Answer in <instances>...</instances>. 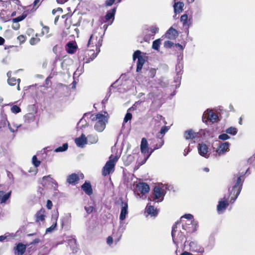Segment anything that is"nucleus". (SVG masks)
Wrapping results in <instances>:
<instances>
[{
	"mask_svg": "<svg viewBox=\"0 0 255 255\" xmlns=\"http://www.w3.org/2000/svg\"><path fill=\"white\" fill-rule=\"evenodd\" d=\"M104 34L101 35L100 32L95 31L91 35L87 45L88 47L91 46L94 48L95 47L96 53L95 52L94 49L87 50L85 52V57L88 55L89 57L86 59V63H89L93 61L100 52V47L102 45Z\"/></svg>",
	"mask_w": 255,
	"mask_h": 255,
	"instance_id": "f257e3e1",
	"label": "nucleus"
},
{
	"mask_svg": "<svg viewBox=\"0 0 255 255\" xmlns=\"http://www.w3.org/2000/svg\"><path fill=\"white\" fill-rule=\"evenodd\" d=\"M244 181V178L243 175H240L239 174L234 175L230 183V187L229 188L230 196H231V203H234L239 195L242 188Z\"/></svg>",
	"mask_w": 255,
	"mask_h": 255,
	"instance_id": "f03ea898",
	"label": "nucleus"
},
{
	"mask_svg": "<svg viewBox=\"0 0 255 255\" xmlns=\"http://www.w3.org/2000/svg\"><path fill=\"white\" fill-rule=\"evenodd\" d=\"M180 222H176L173 226L171 232L173 242L176 245L177 247H178V244L182 243L184 239L185 238L184 232H182L180 229Z\"/></svg>",
	"mask_w": 255,
	"mask_h": 255,
	"instance_id": "7ed1b4c3",
	"label": "nucleus"
},
{
	"mask_svg": "<svg viewBox=\"0 0 255 255\" xmlns=\"http://www.w3.org/2000/svg\"><path fill=\"white\" fill-rule=\"evenodd\" d=\"M118 160V157L116 156L112 157L111 156L109 158V160L106 162L104 166L102 169V175L104 176L112 173L115 171V166L116 162Z\"/></svg>",
	"mask_w": 255,
	"mask_h": 255,
	"instance_id": "20e7f679",
	"label": "nucleus"
},
{
	"mask_svg": "<svg viewBox=\"0 0 255 255\" xmlns=\"http://www.w3.org/2000/svg\"><path fill=\"white\" fill-rule=\"evenodd\" d=\"M132 57L134 61L137 59L136 71L139 72L142 69L143 64L147 60L146 53H142L140 50H137L133 53Z\"/></svg>",
	"mask_w": 255,
	"mask_h": 255,
	"instance_id": "39448f33",
	"label": "nucleus"
},
{
	"mask_svg": "<svg viewBox=\"0 0 255 255\" xmlns=\"http://www.w3.org/2000/svg\"><path fill=\"white\" fill-rule=\"evenodd\" d=\"M92 120L97 121L94 126V128L98 132H102L104 130L107 123L106 117L104 115L100 114H97L95 117L93 118Z\"/></svg>",
	"mask_w": 255,
	"mask_h": 255,
	"instance_id": "423d86ee",
	"label": "nucleus"
},
{
	"mask_svg": "<svg viewBox=\"0 0 255 255\" xmlns=\"http://www.w3.org/2000/svg\"><path fill=\"white\" fill-rule=\"evenodd\" d=\"M164 190L159 186H155L153 191V199L157 200V202H161L164 199L165 195Z\"/></svg>",
	"mask_w": 255,
	"mask_h": 255,
	"instance_id": "0eeeda50",
	"label": "nucleus"
},
{
	"mask_svg": "<svg viewBox=\"0 0 255 255\" xmlns=\"http://www.w3.org/2000/svg\"><path fill=\"white\" fill-rule=\"evenodd\" d=\"M230 143L228 142H225L219 145L216 150V154L221 156L225 154L229 151Z\"/></svg>",
	"mask_w": 255,
	"mask_h": 255,
	"instance_id": "6e6552de",
	"label": "nucleus"
},
{
	"mask_svg": "<svg viewBox=\"0 0 255 255\" xmlns=\"http://www.w3.org/2000/svg\"><path fill=\"white\" fill-rule=\"evenodd\" d=\"M198 152L200 155L206 158L210 156L208 147L205 143H199L198 146Z\"/></svg>",
	"mask_w": 255,
	"mask_h": 255,
	"instance_id": "1a4fd4ad",
	"label": "nucleus"
},
{
	"mask_svg": "<svg viewBox=\"0 0 255 255\" xmlns=\"http://www.w3.org/2000/svg\"><path fill=\"white\" fill-rule=\"evenodd\" d=\"M207 116V120H209L212 123H215L218 119V116L215 113L210 110H207L204 113L202 120L204 122V118Z\"/></svg>",
	"mask_w": 255,
	"mask_h": 255,
	"instance_id": "9d476101",
	"label": "nucleus"
},
{
	"mask_svg": "<svg viewBox=\"0 0 255 255\" xmlns=\"http://www.w3.org/2000/svg\"><path fill=\"white\" fill-rule=\"evenodd\" d=\"M189 246L190 247L189 251L191 252L199 253H203L204 252V249L198 245L196 242H190L189 243Z\"/></svg>",
	"mask_w": 255,
	"mask_h": 255,
	"instance_id": "9b49d317",
	"label": "nucleus"
},
{
	"mask_svg": "<svg viewBox=\"0 0 255 255\" xmlns=\"http://www.w3.org/2000/svg\"><path fill=\"white\" fill-rule=\"evenodd\" d=\"M68 238L69 239L67 240L68 246L70 247L73 253H77L78 248L77 247V241L75 238V236H71Z\"/></svg>",
	"mask_w": 255,
	"mask_h": 255,
	"instance_id": "f8f14e48",
	"label": "nucleus"
},
{
	"mask_svg": "<svg viewBox=\"0 0 255 255\" xmlns=\"http://www.w3.org/2000/svg\"><path fill=\"white\" fill-rule=\"evenodd\" d=\"M71 214L67 213L61 219V226L62 228H68L71 223Z\"/></svg>",
	"mask_w": 255,
	"mask_h": 255,
	"instance_id": "ddd939ff",
	"label": "nucleus"
},
{
	"mask_svg": "<svg viewBox=\"0 0 255 255\" xmlns=\"http://www.w3.org/2000/svg\"><path fill=\"white\" fill-rule=\"evenodd\" d=\"M136 189L142 195L148 193L149 191V186L145 183H140L136 185Z\"/></svg>",
	"mask_w": 255,
	"mask_h": 255,
	"instance_id": "4468645a",
	"label": "nucleus"
},
{
	"mask_svg": "<svg viewBox=\"0 0 255 255\" xmlns=\"http://www.w3.org/2000/svg\"><path fill=\"white\" fill-rule=\"evenodd\" d=\"M75 142L77 146L83 148L87 143V138L82 134L80 137L75 138Z\"/></svg>",
	"mask_w": 255,
	"mask_h": 255,
	"instance_id": "2eb2a0df",
	"label": "nucleus"
},
{
	"mask_svg": "<svg viewBox=\"0 0 255 255\" xmlns=\"http://www.w3.org/2000/svg\"><path fill=\"white\" fill-rule=\"evenodd\" d=\"M126 228V225L123 222V221H121L118 232L116 233L117 239H115L116 243H117L120 240Z\"/></svg>",
	"mask_w": 255,
	"mask_h": 255,
	"instance_id": "dca6fc26",
	"label": "nucleus"
},
{
	"mask_svg": "<svg viewBox=\"0 0 255 255\" xmlns=\"http://www.w3.org/2000/svg\"><path fill=\"white\" fill-rule=\"evenodd\" d=\"M128 205L127 203L122 202V207L120 215V220L124 221L128 214Z\"/></svg>",
	"mask_w": 255,
	"mask_h": 255,
	"instance_id": "f3484780",
	"label": "nucleus"
},
{
	"mask_svg": "<svg viewBox=\"0 0 255 255\" xmlns=\"http://www.w3.org/2000/svg\"><path fill=\"white\" fill-rule=\"evenodd\" d=\"M117 7H114L112 8L110 10L107 11L106 15H105V22H107L109 21L110 19H112V21L110 22V24H111L113 23V21L115 18V15L116 12Z\"/></svg>",
	"mask_w": 255,
	"mask_h": 255,
	"instance_id": "a211bd4d",
	"label": "nucleus"
},
{
	"mask_svg": "<svg viewBox=\"0 0 255 255\" xmlns=\"http://www.w3.org/2000/svg\"><path fill=\"white\" fill-rule=\"evenodd\" d=\"M58 217V212L56 211L54 214L52 215V220L54 221L53 224L46 230V233H51L55 230L57 226V220Z\"/></svg>",
	"mask_w": 255,
	"mask_h": 255,
	"instance_id": "6ab92c4d",
	"label": "nucleus"
},
{
	"mask_svg": "<svg viewBox=\"0 0 255 255\" xmlns=\"http://www.w3.org/2000/svg\"><path fill=\"white\" fill-rule=\"evenodd\" d=\"M81 188L85 193L89 196H90L93 194V189L90 182L86 181L82 185Z\"/></svg>",
	"mask_w": 255,
	"mask_h": 255,
	"instance_id": "aec40b11",
	"label": "nucleus"
},
{
	"mask_svg": "<svg viewBox=\"0 0 255 255\" xmlns=\"http://www.w3.org/2000/svg\"><path fill=\"white\" fill-rule=\"evenodd\" d=\"M166 36L169 39H175L178 35V31L171 27L166 32Z\"/></svg>",
	"mask_w": 255,
	"mask_h": 255,
	"instance_id": "412c9836",
	"label": "nucleus"
},
{
	"mask_svg": "<svg viewBox=\"0 0 255 255\" xmlns=\"http://www.w3.org/2000/svg\"><path fill=\"white\" fill-rule=\"evenodd\" d=\"M146 212L148 215L151 216H156L158 214V211L154 206L148 203L146 207Z\"/></svg>",
	"mask_w": 255,
	"mask_h": 255,
	"instance_id": "4be33fe9",
	"label": "nucleus"
},
{
	"mask_svg": "<svg viewBox=\"0 0 255 255\" xmlns=\"http://www.w3.org/2000/svg\"><path fill=\"white\" fill-rule=\"evenodd\" d=\"M140 150L142 153H148V143L145 138H142L140 144Z\"/></svg>",
	"mask_w": 255,
	"mask_h": 255,
	"instance_id": "5701e85b",
	"label": "nucleus"
},
{
	"mask_svg": "<svg viewBox=\"0 0 255 255\" xmlns=\"http://www.w3.org/2000/svg\"><path fill=\"white\" fill-rule=\"evenodd\" d=\"M183 69V63L182 61H179L176 65L175 70L176 72L177 79H181L182 71Z\"/></svg>",
	"mask_w": 255,
	"mask_h": 255,
	"instance_id": "b1692460",
	"label": "nucleus"
},
{
	"mask_svg": "<svg viewBox=\"0 0 255 255\" xmlns=\"http://www.w3.org/2000/svg\"><path fill=\"white\" fill-rule=\"evenodd\" d=\"M180 20L184 26H187L189 28L192 25V20L188 19V15L186 14H184L181 16Z\"/></svg>",
	"mask_w": 255,
	"mask_h": 255,
	"instance_id": "393cba45",
	"label": "nucleus"
},
{
	"mask_svg": "<svg viewBox=\"0 0 255 255\" xmlns=\"http://www.w3.org/2000/svg\"><path fill=\"white\" fill-rule=\"evenodd\" d=\"M197 134L192 129H189L184 132V136L186 139H193L197 136Z\"/></svg>",
	"mask_w": 255,
	"mask_h": 255,
	"instance_id": "a878e982",
	"label": "nucleus"
},
{
	"mask_svg": "<svg viewBox=\"0 0 255 255\" xmlns=\"http://www.w3.org/2000/svg\"><path fill=\"white\" fill-rule=\"evenodd\" d=\"M79 180V177L78 174L76 173H72L68 176L67 178V182L70 184H73Z\"/></svg>",
	"mask_w": 255,
	"mask_h": 255,
	"instance_id": "bb28decb",
	"label": "nucleus"
},
{
	"mask_svg": "<svg viewBox=\"0 0 255 255\" xmlns=\"http://www.w3.org/2000/svg\"><path fill=\"white\" fill-rule=\"evenodd\" d=\"M182 229L186 232V233H192L197 230V225H191V226L182 225Z\"/></svg>",
	"mask_w": 255,
	"mask_h": 255,
	"instance_id": "cd10ccee",
	"label": "nucleus"
},
{
	"mask_svg": "<svg viewBox=\"0 0 255 255\" xmlns=\"http://www.w3.org/2000/svg\"><path fill=\"white\" fill-rule=\"evenodd\" d=\"M228 205L229 203H228L227 200H225V201H219L218 204L217 205V210L218 212H220L223 210H225L228 206Z\"/></svg>",
	"mask_w": 255,
	"mask_h": 255,
	"instance_id": "c85d7f7f",
	"label": "nucleus"
},
{
	"mask_svg": "<svg viewBox=\"0 0 255 255\" xmlns=\"http://www.w3.org/2000/svg\"><path fill=\"white\" fill-rule=\"evenodd\" d=\"M11 191L5 194L3 191H0V203H5L10 197Z\"/></svg>",
	"mask_w": 255,
	"mask_h": 255,
	"instance_id": "c756f323",
	"label": "nucleus"
},
{
	"mask_svg": "<svg viewBox=\"0 0 255 255\" xmlns=\"http://www.w3.org/2000/svg\"><path fill=\"white\" fill-rule=\"evenodd\" d=\"M51 182L57 186V183L55 180L51 177L50 175L44 176L42 178L41 184L43 186H45L47 183Z\"/></svg>",
	"mask_w": 255,
	"mask_h": 255,
	"instance_id": "7c9ffc66",
	"label": "nucleus"
},
{
	"mask_svg": "<svg viewBox=\"0 0 255 255\" xmlns=\"http://www.w3.org/2000/svg\"><path fill=\"white\" fill-rule=\"evenodd\" d=\"M45 211L43 209H41L39 211H38L36 215V221H43L45 220V215H44Z\"/></svg>",
	"mask_w": 255,
	"mask_h": 255,
	"instance_id": "2f4dec72",
	"label": "nucleus"
},
{
	"mask_svg": "<svg viewBox=\"0 0 255 255\" xmlns=\"http://www.w3.org/2000/svg\"><path fill=\"white\" fill-rule=\"evenodd\" d=\"M184 3L182 2H175L174 5V11L175 13H179L183 10Z\"/></svg>",
	"mask_w": 255,
	"mask_h": 255,
	"instance_id": "473e14b6",
	"label": "nucleus"
},
{
	"mask_svg": "<svg viewBox=\"0 0 255 255\" xmlns=\"http://www.w3.org/2000/svg\"><path fill=\"white\" fill-rule=\"evenodd\" d=\"M20 81V79H16L14 78H9L7 79V82H8V84L11 86H14V85H16V83H18L17 89L18 90H19V83Z\"/></svg>",
	"mask_w": 255,
	"mask_h": 255,
	"instance_id": "72a5a7b5",
	"label": "nucleus"
},
{
	"mask_svg": "<svg viewBox=\"0 0 255 255\" xmlns=\"http://www.w3.org/2000/svg\"><path fill=\"white\" fill-rule=\"evenodd\" d=\"M67 50L68 53H70V54H73L74 53H75L77 47L72 43H71V42L68 43L67 44Z\"/></svg>",
	"mask_w": 255,
	"mask_h": 255,
	"instance_id": "f704fd0d",
	"label": "nucleus"
},
{
	"mask_svg": "<svg viewBox=\"0 0 255 255\" xmlns=\"http://www.w3.org/2000/svg\"><path fill=\"white\" fill-rule=\"evenodd\" d=\"M16 251L21 255H23L26 250V246L22 243H19L16 247Z\"/></svg>",
	"mask_w": 255,
	"mask_h": 255,
	"instance_id": "c9c22d12",
	"label": "nucleus"
},
{
	"mask_svg": "<svg viewBox=\"0 0 255 255\" xmlns=\"http://www.w3.org/2000/svg\"><path fill=\"white\" fill-rule=\"evenodd\" d=\"M87 140L88 139L91 143H96L98 141V136L97 135L91 134L88 136Z\"/></svg>",
	"mask_w": 255,
	"mask_h": 255,
	"instance_id": "e433bc0d",
	"label": "nucleus"
},
{
	"mask_svg": "<svg viewBox=\"0 0 255 255\" xmlns=\"http://www.w3.org/2000/svg\"><path fill=\"white\" fill-rule=\"evenodd\" d=\"M226 132L227 134L235 135L237 133L238 129L235 127H231L228 128Z\"/></svg>",
	"mask_w": 255,
	"mask_h": 255,
	"instance_id": "4c0bfd02",
	"label": "nucleus"
},
{
	"mask_svg": "<svg viewBox=\"0 0 255 255\" xmlns=\"http://www.w3.org/2000/svg\"><path fill=\"white\" fill-rule=\"evenodd\" d=\"M68 147V144L67 143H64L62 146H60L54 150V152H63L66 151Z\"/></svg>",
	"mask_w": 255,
	"mask_h": 255,
	"instance_id": "58836bf2",
	"label": "nucleus"
},
{
	"mask_svg": "<svg viewBox=\"0 0 255 255\" xmlns=\"http://www.w3.org/2000/svg\"><path fill=\"white\" fill-rule=\"evenodd\" d=\"M27 16V14L25 13H23L22 15L12 19V21L13 23H18L19 21H22Z\"/></svg>",
	"mask_w": 255,
	"mask_h": 255,
	"instance_id": "ea45409f",
	"label": "nucleus"
},
{
	"mask_svg": "<svg viewBox=\"0 0 255 255\" xmlns=\"http://www.w3.org/2000/svg\"><path fill=\"white\" fill-rule=\"evenodd\" d=\"M122 0H106L105 1V5L106 6H112L115 2V4H118Z\"/></svg>",
	"mask_w": 255,
	"mask_h": 255,
	"instance_id": "a19ab883",
	"label": "nucleus"
},
{
	"mask_svg": "<svg viewBox=\"0 0 255 255\" xmlns=\"http://www.w3.org/2000/svg\"><path fill=\"white\" fill-rule=\"evenodd\" d=\"M160 44V39H156L153 42L152 47L154 50H158Z\"/></svg>",
	"mask_w": 255,
	"mask_h": 255,
	"instance_id": "79ce46f5",
	"label": "nucleus"
},
{
	"mask_svg": "<svg viewBox=\"0 0 255 255\" xmlns=\"http://www.w3.org/2000/svg\"><path fill=\"white\" fill-rule=\"evenodd\" d=\"M132 118V114L129 113L128 111L126 114L123 123L122 127L123 128L125 123H127L128 121L131 120Z\"/></svg>",
	"mask_w": 255,
	"mask_h": 255,
	"instance_id": "37998d69",
	"label": "nucleus"
},
{
	"mask_svg": "<svg viewBox=\"0 0 255 255\" xmlns=\"http://www.w3.org/2000/svg\"><path fill=\"white\" fill-rule=\"evenodd\" d=\"M113 238L115 239H117V237L116 236V234L113 233V237L109 236L107 240V243L108 245H111L113 242Z\"/></svg>",
	"mask_w": 255,
	"mask_h": 255,
	"instance_id": "c03bdc74",
	"label": "nucleus"
},
{
	"mask_svg": "<svg viewBox=\"0 0 255 255\" xmlns=\"http://www.w3.org/2000/svg\"><path fill=\"white\" fill-rule=\"evenodd\" d=\"M11 111L14 114H17L19 113L21 111V110L18 106L14 105L11 108Z\"/></svg>",
	"mask_w": 255,
	"mask_h": 255,
	"instance_id": "a18cd8bd",
	"label": "nucleus"
},
{
	"mask_svg": "<svg viewBox=\"0 0 255 255\" xmlns=\"http://www.w3.org/2000/svg\"><path fill=\"white\" fill-rule=\"evenodd\" d=\"M24 118L25 121L29 122L31 121H33L34 117L32 114L29 113L25 116Z\"/></svg>",
	"mask_w": 255,
	"mask_h": 255,
	"instance_id": "49530a36",
	"label": "nucleus"
},
{
	"mask_svg": "<svg viewBox=\"0 0 255 255\" xmlns=\"http://www.w3.org/2000/svg\"><path fill=\"white\" fill-rule=\"evenodd\" d=\"M32 163L36 167H38L40 164V161L38 160L35 155H34L32 157Z\"/></svg>",
	"mask_w": 255,
	"mask_h": 255,
	"instance_id": "de8ad7c7",
	"label": "nucleus"
},
{
	"mask_svg": "<svg viewBox=\"0 0 255 255\" xmlns=\"http://www.w3.org/2000/svg\"><path fill=\"white\" fill-rule=\"evenodd\" d=\"M164 144V141L162 138H160L158 143H156L154 147V149H157L160 148Z\"/></svg>",
	"mask_w": 255,
	"mask_h": 255,
	"instance_id": "09e8293b",
	"label": "nucleus"
},
{
	"mask_svg": "<svg viewBox=\"0 0 255 255\" xmlns=\"http://www.w3.org/2000/svg\"><path fill=\"white\" fill-rule=\"evenodd\" d=\"M230 137L227 133H223L220 134L218 138L222 140H226L229 139Z\"/></svg>",
	"mask_w": 255,
	"mask_h": 255,
	"instance_id": "8fccbe9b",
	"label": "nucleus"
},
{
	"mask_svg": "<svg viewBox=\"0 0 255 255\" xmlns=\"http://www.w3.org/2000/svg\"><path fill=\"white\" fill-rule=\"evenodd\" d=\"M40 41V39L39 38L32 37L29 41L30 44L31 45H35L37 44Z\"/></svg>",
	"mask_w": 255,
	"mask_h": 255,
	"instance_id": "3c124183",
	"label": "nucleus"
},
{
	"mask_svg": "<svg viewBox=\"0 0 255 255\" xmlns=\"http://www.w3.org/2000/svg\"><path fill=\"white\" fill-rule=\"evenodd\" d=\"M174 45V43L169 40L165 41L164 43V46L166 48H170Z\"/></svg>",
	"mask_w": 255,
	"mask_h": 255,
	"instance_id": "603ef678",
	"label": "nucleus"
},
{
	"mask_svg": "<svg viewBox=\"0 0 255 255\" xmlns=\"http://www.w3.org/2000/svg\"><path fill=\"white\" fill-rule=\"evenodd\" d=\"M7 124L8 125V128L9 129V130L12 132H15L16 131H17V129L16 130H14L10 126L9 122H8V121L6 120V119H4L3 120V126L6 125V124Z\"/></svg>",
	"mask_w": 255,
	"mask_h": 255,
	"instance_id": "864d4df0",
	"label": "nucleus"
},
{
	"mask_svg": "<svg viewBox=\"0 0 255 255\" xmlns=\"http://www.w3.org/2000/svg\"><path fill=\"white\" fill-rule=\"evenodd\" d=\"M184 218L187 219H188V220H193V216L190 214H185L181 218L182 221H183V219H184Z\"/></svg>",
	"mask_w": 255,
	"mask_h": 255,
	"instance_id": "5fc2aeb1",
	"label": "nucleus"
},
{
	"mask_svg": "<svg viewBox=\"0 0 255 255\" xmlns=\"http://www.w3.org/2000/svg\"><path fill=\"white\" fill-rule=\"evenodd\" d=\"M150 31L154 34L157 33L159 31V28L156 25H153L150 28Z\"/></svg>",
	"mask_w": 255,
	"mask_h": 255,
	"instance_id": "6e6d98bb",
	"label": "nucleus"
},
{
	"mask_svg": "<svg viewBox=\"0 0 255 255\" xmlns=\"http://www.w3.org/2000/svg\"><path fill=\"white\" fill-rule=\"evenodd\" d=\"M169 129L168 127L163 126L161 128L159 133L160 134H165Z\"/></svg>",
	"mask_w": 255,
	"mask_h": 255,
	"instance_id": "4d7b16f0",
	"label": "nucleus"
},
{
	"mask_svg": "<svg viewBox=\"0 0 255 255\" xmlns=\"http://www.w3.org/2000/svg\"><path fill=\"white\" fill-rule=\"evenodd\" d=\"M85 209L87 213L88 214H89L92 213V212L93 211L94 207L93 206H85Z\"/></svg>",
	"mask_w": 255,
	"mask_h": 255,
	"instance_id": "13d9d810",
	"label": "nucleus"
},
{
	"mask_svg": "<svg viewBox=\"0 0 255 255\" xmlns=\"http://www.w3.org/2000/svg\"><path fill=\"white\" fill-rule=\"evenodd\" d=\"M41 25L43 26V30L42 31V33L43 34H47L49 32V28L47 26H43V23L41 22Z\"/></svg>",
	"mask_w": 255,
	"mask_h": 255,
	"instance_id": "bf43d9fd",
	"label": "nucleus"
},
{
	"mask_svg": "<svg viewBox=\"0 0 255 255\" xmlns=\"http://www.w3.org/2000/svg\"><path fill=\"white\" fill-rule=\"evenodd\" d=\"M184 225H187V226H191V225H197V224L196 222L194 221L193 220H188Z\"/></svg>",
	"mask_w": 255,
	"mask_h": 255,
	"instance_id": "052dcab7",
	"label": "nucleus"
},
{
	"mask_svg": "<svg viewBox=\"0 0 255 255\" xmlns=\"http://www.w3.org/2000/svg\"><path fill=\"white\" fill-rule=\"evenodd\" d=\"M17 39L21 43H23L25 40V37L22 35H21L18 36Z\"/></svg>",
	"mask_w": 255,
	"mask_h": 255,
	"instance_id": "680f3d73",
	"label": "nucleus"
},
{
	"mask_svg": "<svg viewBox=\"0 0 255 255\" xmlns=\"http://www.w3.org/2000/svg\"><path fill=\"white\" fill-rule=\"evenodd\" d=\"M52 202L50 200H48L46 204L47 208L48 209H51L52 207Z\"/></svg>",
	"mask_w": 255,
	"mask_h": 255,
	"instance_id": "e2e57ef3",
	"label": "nucleus"
},
{
	"mask_svg": "<svg viewBox=\"0 0 255 255\" xmlns=\"http://www.w3.org/2000/svg\"><path fill=\"white\" fill-rule=\"evenodd\" d=\"M111 94H108L106 97H105V98L103 99V100L102 101V103L103 104H105L108 101V99H109V98L110 97Z\"/></svg>",
	"mask_w": 255,
	"mask_h": 255,
	"instance_id": "0e129e2a",
	"label": "nucleus"
},
{
	"mask_svg": "<svg viewBox=\"0 0 255 255\" xmlns=\"http://www.w3.org/2000/svg\"><path fill=\"white\" fill-rule=\"evenodd\" d=\"M20 25L18 23H13L12 28L14 30H17L19 28Z\"/></svg>",
	"mask_w": 255,
	"mask_h": 255,
	"instance_id": "69168bd1",
	"label": "nucleus"
},
{
	"mask_svg": "<svg viewBox=\"0 0 255 255\" xmlns=\"http://www.w3.org/2000/svg\"><path fill=\"white\" fill-rule=\"evenodd\" d=\"M190 148L189 147H187V148H186L184 150V152H183V154L184 156H186L188 153L190 152Z\"/></svg>",
	"mask_w": 255,
	"mask_h": 255,
	"instance_id": "338daca9",
	"label": "nucleus"
},
{
	"mask_svg": "<svg viewBox=\"0 0 255 255\" xmlns=\"http://www.w3.org/2000/svg\"><path fill=\"white\" fill-rule=\"evenodd\" d=\"M174 45L175 47L178 48L180 50H183V47L182 46V45H181L179 43L175 44Z\"/></svg>",
	"mask_w": 255,
	"mask_h": 255,
	"instance_id": "774afa93",
	"label": "nucleus"
}]
</instances>
